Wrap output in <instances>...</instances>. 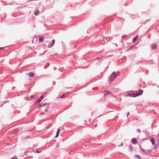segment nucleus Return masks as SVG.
<instances>
[{
	"instance_id": "cd10ccee",
	"label": "nucleus",
	"mask_w": 159,
	"mask_h": 159,
	"mask_svg": "<svg viewBox=\"0 0 159 159\" xmlns=\"http://www.w3.org/2000/svg\"><path fill=\"white\" fill-rule=\"evenodd\" d=\"M154 139V138H152L151 139Z\"/></svg>"
},
{
	"instance_id": "c756f323",
	"label": "nucleus",
	"mask_w": 159,
	"mask_h": 159,
	"mask_svg": "<svg viewBox=\"0 0 159 159\" xmlns=\"http://www.w3.org/2000/svg\"><path fill=\"white\" fill-rule=\"evenodd\" d=\"M132 139H135L134 138H133Z\"/></svg>"
},
{
	"instance_id": "a878e982",
	"label": "nucleus",
	"mask_w": 159,
	"mask_h": 159,
	"mask_svg": "<svg viewBox=\"0 0 159 159\" xmlns=\"http://www.w3.org/2000/svg\"><path fill=\"white\" fill-rule=\"evenodd\" d=\"M63 96H61L60 98H63Z\"/></svg>"
},
{
	"instance_id": "f3484780",
	"label": "nucleus",
	"mask_w": 159,
	"mask_h": 159,
	"mask_svg": "<svg viewBox=\"0 0 159 159\" xmlns=\"http://www.w3.org/2000/svg\"><path fill=\"white\" fill-rule=\"evenodd\" d=\"M46 105V103H44L40 106L41 107L45 106Z\"/></svg>"
},
{
	"instance_id": "412c9836",
	"label": "nucleus",
	"mask_w": 159,
	"mask_h": 159,
	"mask_svg": "<svg viewBox=\"0 0 159 159\" xmlns=\"http://www.w3.org/2000/svg\"><path fill=\"white\" fill-rule=\"evenodd\" d=\"M16 157H12L11 159H16Z\"/></svg>"
},
{
	"instance_id": "4468645a",
	"label": "nucleus",
	"mask_w": 159,
	"mask_h": 159,
	"mask_svg": "<svg viewBox=\"0 0 159 159\" xmlns=\"http://www.w3.org/2000/svg\"><path fill=\"white\" fill-rule=\"evenodd\" d=\"M39 11H35V12H34V14L36 15H37L39 14Z\"/></svg>"
},
{
	"instance_id": "1a4fd4ad",
	"label": "nucleus",
	"mask_w": 159,
	"mask_h": 159,
	"mask_svg": "<svg viewBox=\"0 0 159 159\" xmlns=\"http://www.w3.org/2000/svg\"><path fill=\"white\" fill-rule=\"evenodd\" d=\"M157 44H153L152 45V48H156V46H157Z\"/></svg>"
},
{
	"instance_id": "393cba45",
	"label": "nucleus",
	"mask_w": 159,
	"mask_h": 159,
	"mask_svg": "<svg viewBox=\"0 0 159 159\" xmlns=\"http://www.w3.org/2000/svg\"><path fill=\"white\" fill-rule=\"evenodd\" d=\"M35 1V0H30L29 1V2H31V1Z\"/></svg>"
},
{
	"instance_id": "6e6552de",
	"label": "nucleus",
	"mask_w": 159,
	"mask_h": 159,
	"mask_svg": "<svg viewBox=\"0 0 159 159\" xmlns=\"http://www.w3.org/2000/svg\"><path fill=\"white\" fill-rule=\"evenodd\" d=\"M43 39H44V37H41L39 38V41L40 42H42L43 40Z\"/></svg>"
},
{
	"instance_id": "a211bd4d",
	"label": "nucleus",
	"mask_w": 159,
	"mask_h": 159,
	"mask_svg": "<svg viewBox=\"0 0 159 159\" xmlns=\"http://www.w3.org/2000/svg\"><path fill=\"white\" fill-rule=\"evenodd\" d=\"M42 101V100H41L39 98L38 100L37 101V103H39L41 101Z\"/></svg>"
},
{
	"instance_id": "2f4dec72",
	"label": "nucleus",
	"mask_w": 159,
	"mask_h": 159,
	"mask_svg": "<svg viewBox=\"0 0 159 159\" xmlns=\"http://www.w3.org/2000/svg\"><path fill=\"white\" fill-rule=\"evenodd\" d=\"M54 142L55 141V140H53Z\"/></svg>"
},
{
	"instance_id": "5701e85b",
	"label": "nucleus",
	"mask_w": 159,
	"mask_h": 159,
	"mask_svg": "<svg viewBox=\"0 0 159 159\" xmlns=\"http://www.w3.org/2000/svg\"><path fill=\"white\" fill-rule=\"evenodd\" d=\"M4 48H5V47H4V48H0V50H2L3 49H4Z\"/></svg>"
},
{
	"instance_id": "b1692460",
	"label": "nucleus",
	"mask_w": 159,
	"mask_h": 159,
	"mask_svg": "<svg viewBox=\"0 0 159 159\" xmlns=\"http://www.w3.org/2000/svg\"><path fill=\"white\" fill-rule=\"evenodd\" d=\"M123 143H121V146H123Z\"/></svg>"
},
{
	"instance_id": "f8f14e48",
	"label": "nucleus",
	"mask_w": 159,
	"mask_h": 159,
	"mask_svg": "<svg viewBox=\"0 0 159 159\" xmlns=\"http://www.w3.org/2000/svg\"><path fill=\"white\" fill-rule=\"evenodd\" d=\"M136 157L138 158V159H142V157L138 155H137L136 156Z\"/></svg>"
},
{
	"instance_id": "6ab92c4d",
	"label": "nucleus",
	"mask_w": 159,
	"mask_h": 159,
	"mask_svg": "<svg viewBox=\"0 0 159 159\" xmlns=\"http://www.w3.org/2000/svg\"><path fill=\"white\" fill-rule=\"evenodd\" d=\"M43 96H42L39 98L41 100H42L43 99Z\"/></svg>"
},
{
	"instance_id": "bb28decb",
	"label": "nucleus",
	"mask_w": 159,
	"mask_h": 159,
	"mask_svg": "<svg viewBox=\"0 0 159 159\" xmlns=\"http://www.w3.org/2000/svg\"><path fill=\"white\" fill-rule=\"evenodd\" d=\"M129 112H128V114H127V116H128L129 115Z\"/></svg>"
},
{
	"instance_id": "39448f33",
	"label": "nucleus",
	"mask_w": 159,
	"mask_h": 159,
	"mask_svg": "<svg viewBox=\"0 0 159 159\" xmlns=\"http://www.w3.org/2000/svg\"><path fill=\"white\" fill-rule=\"evenodd\" d=\"M60 131V129H58V130H57V132L56 135V136L55 137V138H57V137H58V136L59 135Z\"/></svg>"
},
{
	"instance_id": "473e14b6",
	"label": "nucleus",
	"mask_w": 159,
	"mask_h": 159,
	"mask_svg": "<svg viewBox=\"0 0 159 159\" xmlns=\"http://www.w3.org/2000/svg\"><path fill=\"white\" fill-rule=\"evenodd\" d=\"M118 147H120V145H118Z\"/></svg>"
},
{
	"instance_id": "9b49d317",
	"label": "nucleus",
	"mask_w": 159,
	"mask_h": 159,
	"mask_svg": "<svg viewBox=\"0 0 159 159\" xmlns=\"http://www.w3.org/2000/svg\"><path fill=\"white\" fill-rule=\"evenodd\" d=\"M34 75V74L33 73L31 72L29 74V76L30 77H32Z\"/></svg>"
},
{
	"instance_id": "2eb2a0df",
	"label": "nucleus",
	"mask_w": 159,
	"mask_h": 159,
	"mask_svg": "<svg viewBox=\"0 0 159 159\" xmlns=\"http://www.w3.org/2000/svg\"><path fill=\"white\" fill-rule=\"evenodd\" d=\"M138 38V37H137V36H136V37H134L133 39V41L134 42L135 40H136V39H137Z\"/></svg>"
},
{
	"instance_id": "20e7f679",
	"label": "nucleus",
	"mask_w": 159,
	"mask_h": 159,
	"mask_svg": "<svg viewBox=\"0 0 159 159\" xmlns=\"http://www.w3.org/2000/svg\"><path fill=\"white\" fill-rule=\"evenodd\" d=\"M157 143L154 147L153 149H156L157 148L158 146H159V140H157Z\"/></svg>"
},
{
	"instance_id": "423d86ee",
	"label": "nucleus",
	"mask_w": 159,
	"mask_h": 159,
	"mask_svg": "<svg viewBox=\"0 0 159 159\" xmlns=\"http://www.w3.org/2000/svg\"><path fill=\"white\" fill-rule=\"evenodd\" d=\"M151 150H145L144 149V151L143 152H144V153L145 154H147L148 153L150 152H151Z\"/></svg>"
},
{
	"instance_id": "9d476101",
	"label": "nucleus",
	"mask_w": 159,
	"mask_h": 159,
	"mask_svg": "<svg viewBox=\"0 0 159 159\" xmlns=\"http://www.w3.org/2000/svg\"><path fill=\"white\" fill-rule=\"evenodd\" d=\"M151 141V142L152 144H155L156 141H155V140H150Z\"/></svg>"
},
{
	"instance_id": "dca6fc26",
	"label": "nucleus",
	"mask_w": 159,
	"mask_h": 159,
	"mask_svg": "<svg viewBox=\"0 0 159 159\" xmlns=\"http://www.w3.org/2000/svg\"><path fill=\"white\" fill-rule=\"evenodd\" d=\"M110 93V92L107 91L106 92V93L104 94V96H106L107 94H109Z\"/></svg>"
},
{
	"instance_id": "7c9ffc66",
	"label": "nucleus",
	"mask_w": 159,
	"mask_h": 159,
	"mask_svg": "<svg viewBox=\"0 0 159 159\" xmlns=\"http://www.w3.org/2000/svg\"><path fill=\"white\" fill-rule=\"evenodd\" d=\"M98 57L96 58V59H98Z\"/></svg>"
},
{
	"instance_id": "aec40b11",
	"label": "nucleus",
	"mask_w": 159,
	"mask_h": 159,
	"mask_svg": "<svg viewBox=\"0 0 159 159\" xmlns=\"http://www.w3.org/2000/svg\"><path fill=\"white\" fill-rule=\"evenodd\" d=\"M141 151H142L143 152H144V149H143L141 147Z\"/></svg>"
},
{
	"instance_id": "f03ea898",
	"label": "nucleus",
	"mask_w": 159,
	"mask_h": 159,
	"mask_svg": "<svg viewBox=\"0 0 159 159\" xmlns=\"http://www.w3.org/2000/svg\"><path fill=\"white\" fill-rule=\"evenodd\" d=\"M143 91L142 90H139L138 92L136 93H134L132 94V96L133 97H135L140 95H141L143 93Z\"/></svg>"
},
{
	"instance_id": "4be33fe9",
	"label": "nucleus",
	"mask_w": 159,
	"mask_h": 159,
	"mask_svg": "<svg viewBox=\"0 0 159 159\" xmlns=\"http://www.w3.org/2000/svg\"><path fill=\"white\" fill-rule=\"evenodd\" d=\"M41 152V151H40V152H39L38 151V150H36V152L37 153H40V152Z\"/></svg>"
},
{
	"instance_id": "7ed1b4c3",
	"label": "nucleus",
	"mask_w": 159,
	"mask_h": 159,
	"mask_svg": "<svg viewBox=\"0 0 159 159\" xmlns=\"http://www.w3.org/2000/svg\"><path fill=\"white\" fill-rule=\"evenodd\" d=\"M55 42L54 39H53L52 40V42L50 43H49V45L48 46V47L51 48L52 46L53 45Z\"/></svg>"
},
{
	"instance_id": "c85d7f7f",
	"label": "nucleus",
	"mask_w": 159,
	"mask_h": 159,
	"mask_svg": "<svg viewBox=\"0 0 159 159\" xmlns=\"http://www.w3.org/2000/svg\"><path fill=\"white\" fill-rule=\"evenodd\" d=\"M97 125L96 124L95 125V127Z\"/></svg>"
},
{
	"instance_id": "0eeeda50",
	"label": "nucleus",
	"mask_w": 159,
	"mask_h": 159,
	"mask_svg": "<svg viewBox=\"0 0 159 159\" xmlns=\"http://www.w3.org/2000/svg\"><path fill=\"white\" fill-rule=\"evenodd\" d=\"M133 144H135L137 143V140H131Z\"/></svg>"
},
{
	"instance_id": "f257e3e1",
	"label": "nucleus",
	"mask_w": 159,
	"mask_h": 159,
	"mask_svg": "<svg viewBox=\"0 0 159 159\" xmlns=\"http://www.w3.org/2000/svg\"><path fill=\"white\" fill-rule=\"evenodd\" d=\"M116 76L117 75L116 74L114 73H113L109 78V82L110 83L112 82L114 80Z\"/></svg>"
},
{
	"instance_id": "ddd939ff",
	"label": "nucleus",
	"mask_w": 159,
	"mask_h": 159,
	"mask_svg": "<svg viewBox=\"0 0 159 159\" xmlns=\"http://www.w3.org/2000/svg\"><path fill=\"white\" fill-rule=\"evenodd\" d=\"M129 149L130 151H131L132 149V145H129Z\"/></svg>"
}]
</instances>
